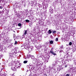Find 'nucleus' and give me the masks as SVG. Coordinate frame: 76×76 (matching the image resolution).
Here are the masks:
<instances>
[{
	"mask_svg": "<svg viewBox=\"0 0 76 76\" xmlns=\"http://www.w3.org/2000/svg\"><path fill=\"white\" fill-rule=\"evenodd\" d=\"M20 66H21V64L17 63L15 64V65H13V66L12 65V67L11 68V69H12V70L16 71L17 68V69H19Z\"/></svg>",
	"mask_w": 76,
	"mask_h": 76,
	"instance_id": "f257e3e1",
	"label": "nucleus"
},
{
	"mask_svg": "<svg viewBox=\"0 0 76 76\" xmlns=\"http://www.w3.org/2000/svg\"><path fill=\"white\" fill-rule=\"evenodd\" d=\"M19 48L16 47L15 48V51L13 52L15 53V54H17V51H19Z\"/></svg>",
	"mask_w": 76,
	"mask_h": 76,
	"instance_id": "f03ea898",
	"label": "nucleus"
},
{
	"mask_svg": "<svg viewBox=\"0 0 76 76\" xmlns=\"http://www.w3.org/2000/svg\"><path fill=\"white\" fill-rule=\"evenodd\" d=\"M15 53V52H12V53L10 54V58H11V57H12L13 56V55H15V54H16Z\"/></svg>",
	"mask_w": 76,
	"mask_h": 76,
	"instance_id": "7ed1b4c3",
	"label": "nucleus"
},
{
	"mask_svg": "<svg viewBox=\"0 0 76 76\" xmlns=\"http://www.w3.org/2000/svg\"><path fill=\"white\" fill-rule=\"evenodd\" d=\"M27 30H26L25 31L24 33L23 34V36H24V35H26V34H27Z\"/></svg>",
	"mask_w": 76,
	"mask_h": 76,
	"instance_id": "20e7f679",
	"label": "nucleus"
},
{
	"mask_svg": "<svg viewBox=\"0 0 76 76\" xmlns=\"http://www.w3.org/2000/svg\"><path fill=\"white\" fill-rule=\"evenodd\" d=\"M4 1H5V0H0V2L1 3H3Z\"/></svg>",
	"mask_w": 76,
	"mask_h": 76,
	"instance_id": "39448f33",
	"label": "nucleus"
},
{
	"mask_svg": "<svg viewBox=\"0 0 76 76\" xmlns=\"http://www.w3.org/2000/svg\"><path fill=\"white\" fill-rule=\"evenodd\" d=\"M13 65H14V64H12V63H10L9 64V66H11V67H12V66H13Z\"/></svg>",
	"mask_w": 76,
	"mask_h": 76,
	"instance_id": "423d86ee",
	"label": "nucleus"
},
{
	"mask_svg": "<svg viewBox=\"0 0 76 76\" xmlns=\"http://www.w3.org/2000/svg\"><path fill=\"white\" fill-rule=\"evenodd\" d=\"M48 43L46 42L45 43V45H44V46L45 47H47V45H48Z\"/></svg>",
	"mask_w": 76,
	"mask_h": 76,
	"instance_id": "0eeeda50",
	"label": "nucleus"
},
{
	"mask_svg": "<svg viewBox=\"0 0 76 76\" xmlns=\"http://www.w3.org/2000/svg\"><path fill=\"white\" fill-rule=\"evenodd\" d=\"M31 57L32 59H34V58H35V57L34 56H31Z\"/></svg>",
	"mask_w": 76,
	"mask_h": 76,
	"instance_id": "6e6552de",
	"label": "nucleus"
},
{
	"mask_svg": "<svg viewBox=\"0 0 76 76\" xmlns=\"http://www.w3.org/2000/svg\"><path fill=\"white\" fill-rule=\"evenodd\" d=\"M50 12H52V13H53V10L52 9H50L49 10Z\"/></svg>",
	"mask_w": 76,
	"mask_h": 76,
	"instance_id": "1a4fd4ad",
	"label": "nucleus"
},
{
	"mask_svg": "<svg viewBox=\"0 0 76 76\" xmlns=\"http://www.w3.org/2000/svg\"><path fill=\"white\" fill-rule=\"evenodd\" d=\"M28 61H23V63H24V64H26V63H27Z\"/></svg>",
	"mask_w": 76,
	"mask_h": 76,
	"instance_id": "9d476101",
	"label": "nucleus"
},
{
	"mask_svg": "<svg viewBox=\"0 0 76 76\" xmlns=\"http://www.w3.org/2000/svg\"><path fill=\"white\" fill-rule=\"evenodd\" d=\"M51 33L52 32H51V30H49L48 34H51Z\"/></svg>",
	"mask_w": 76,
	"mask_h": 76,
	"instance_id": "9b49d317",
	"label": "nucleus"
},
{
	"mask_svg": "<svg viewBox=\"0 0 76 76\" xmlns=\"http://www.w3.org/2000/svg\"><path fill=\"white\" fill-rule=\"evenodd\" d=\"M1 6H0V9H2L3 8V5L1 4Z\"/></svg>",
	"mask_w": 76,
	"mask_h": 76,
	"instance_id": "f8f14e48",
	"label": "nucleus"
},
{
	"mask_svg": "<svg viewBox=\"0 0 76 76\" xmlns=\"http://www.w3.org/2000/svg\"><path fill=\"white\" fill-rule=\"evenodd\" d=\"M30 57H31V55H27V58H30Z\"/></svg>",
	"mask_w": 76,
	"mask_h": 76,
	"instance_id": "ddd939ff",
	"label": "nucleus"
},
{
	"mask_svg": "<svg viewBox=\"0 0 76 76\" xmlns=\"http://www.w3.org/2000/svg\"><path fill=\"white\" fill-rule=\"evenodd\" d=\"M2 49H3L2 46H0V51H2Z\"/></svg>",
	"mask_w": 76,
	"mask_h": 76,
	"instance_id": "4468645a",
	"label": "nucleus"
},
{
	"mask_svg": "<svg viewBox=\"0 0 76 76\" xmlns=\"http://www.w3.org/2000/svg\"><path fill=\"white\" fill-rule=\"evenodd\" d=\"M50 43L51 44H52L53 43V40H51L50 42Z\"/></svg>",
	"mask_w": 76,
	"mask_h": 76,
	"instance_id": "2eb2a0df",
	"label": "nucleus"
},
{
	"mask_svg": "<svg viewBox=\"0 0 76 76\" xmlns=\"http://www.w3.org/2000/svg\"><path fill=\"white\" fill-rule=\"evenodd\" d=\"M18 25L19 26H22V24L20 23H19Z\"/></svg>",
	"mask_w": 76,
	"mask_h": 76,
	"instance_id": "dca6fc26",
	"label": "nucleus"
},
{
	"mask_svg": "<svg viewBox=\"0 0 76 76\" xmlns=\"http://www.w3.org/2000/svg\"><path fill=\"white\" fill-rule=\"evenodd\" d=\"M56 33V31H53V34H55Z\"/></svg>",
	"mask_w": 76,
	"mask_h": 76,
	"instance_id": "f3484780",
	"label": "nucleus"
},
{
	"mask_svg": "<svg viewBox=\"0 0 76 76\" xmlns=\"http://www.w3.org/2000/svg\"><path fill=\"white\" fill-rule=\"evenodd\" d=\"M17 43H18V42H17V41L15 40V43H14L15 45H16L17 44Z\"/></svg>",
	"mask_w": 76,
	"mask_h": 76,
	"instance_id": "a211bd4d",
	"label": "nucleus"
},
{
	"mask_svg": "<svg viewBox=\"0 0 76 76\" xmlns=\"http://www.w3.org/2000/svg\"><path fill=\"white\" fill-rule=\"evenodd\" d=\"M74 62L75 64L76 65V60H74Z\"/></svg>",
	"mask_w": 76,
	"mask_h": 76,
	"instance_id": "6ab92c4d",
	"label": "nucleus"
},
{
	"mask_svg": "<svg viewBox=\"0 0 76 76\" xmlns=\"http://www.w3.org/2000/svg\"><path fill=\"white\" fill-rule=\"evenodd\" d=\"M61 62L62 63H63L64 62V59L62 58V59L61 60Z\"/></svg>",
	"mask_w": 76,
	"mask_h": 76,
	"instance_id": "aec40b11",
	"label": "nucleus"
},
{
	"mask_svg": "<svg viewBox=\"0 0 76 76\" xmlns=\"http://www.w3.org/2000/svg\"><path fill=\"white\" fill-rule=\"evenodd\" d=\"M26 22H29V20H26Z\"/></svg>",
	"mask_w": 76,
	"mask_h": 76,
	"instance_id": "412c9836",
	"label": "nucleus"
},
{
	"mask_svg": "<svg viewBox=\"0 0 76 76\" xmlns=\"http://www.w3.org/2000/svg\"><path fill=\"white\" fill-rule=\"evenodd\" d=\"M72 43L71 42H70L69 43V45H72Z\"/></svg>",
	"mask_w": 76,
	"mask_h": 76,
	"instance_id": "4be33fe9",
	"label": "nucleus"
},
{
	"mask_svg": "<svg viewBox=\"0 0 76 76\" xmlns=\"http://www.w3.org/2000/svg\"><path fill=\"white\" fill-rule=\"evenodd\" d=\"M58 38H56V41H57V42L58 41Z\"/></svg>",
	"mask_w": 76,
	"mask_h": 76,
	"instance_id": "5701e85b",
	"label": "nucleus"
},
{
	"mask_svg": "<svg viewBox=\"0 0 76 76\" xmlns=\"http://www.w3.org/2000/svg\"><path fill=\"white\" fill-rule=\"evenodd\" d=\"M50 53H51V54H53V53L54 52H53V51H50Z\"/></svg>",
	"mask_w": 76,
	"mask_h": 76,
	"instance_id": "b1692460",
	"label": "nucleus"
},
{
	"mask_svg": "<svg viewBox=\"0 0 76 76\" xmlns=\"http://www.w3.org/2000/svg\"><path fill=\"white\" fill-rule=\"evenodd\" d=\"M12 47H13V45H10V46H9V47H10V48H12Z\"/></svg>",
	"mask_w": 76,
	"mask_h": 76,
	"instance_id": "393cba45",
	"label": "nucleus"
},
{
	"mask_svg": "<svg viewBox=\"0 0 76 76\" xmlns=\"http://www.w3.org/2000/svg\"><path fill=\"white\" fill-rule=\"evenodd\" d=\"M63 51L61 50L60 51L59 53H63Z\"/></svg>",
	"mask_w": 76,
	"mask_h": 76,
	"instance_id": "a878e982",
	"label": "nucleus"
},
{
	"mask_svg": "<svg viewBox=\"0 0 76 76\" xmlns=\"http://www.w3.org/2000/svg\"><path fill=\"white\" fill-rule=\"evenodd\" d=\"M31 70H33V69H34V68L32 67H31Z\"/></svg>",
	"mask_w": 76,
	"mask_h": 76,
	"instance_id": "bb28decb",
	"label": "nucleus"
},
{
	"mask_svg": "<svg viewBox=\"0 0 76 76\" xmlns=\"http://www.w3.org/2000/svg\"><path fill=\"white\" fill-rule=\"evenodd\" d=\"M53 55H55L56 56L57 55V54L56 53H53L52 54Z\"/></svg>",
	"mask_w": 76,
	"mask_h": 76,
	"instance_id": "cd10ccee",
	"label": "nucleus"
},
{
	"mask_svg": "<svg viewBox=\"0 0 76 76\" xmlns=\"http://www.w3.org/2000/svg\"><path fill=\"white\" fill-rule=\"evenodd\" d=\"M42 63H41L40 64H39V65L40 66H42Z\"/></svg>",
	"mask_w": 76,
	"mask_h": 76,
	"instance_id": "c85d7f7f",
	"label": "nucleus"
},
{
	"mask_svg": "<svg viewBox=\"0 0 76 76\" xmlns=\"http://www.w3.org/2000/svg\"><path fill=\"white\" fill-rule=\"evenodd\" d=\"M13 36V37L14 38H15V37H16V35H15V34H14Z\"/></svg>",
	"mask_w": 76,
	"mask_h": 76,
	"instance_id": "c756f323",
	"label": "nucleus"
},
{
	"mask_svg": "<svg viewBox=\"0 0 76 76\" xmlns=\"http://www.w3.org/2000/svg\"><path fill=\"white\" fill-rule=\"evenodd\" d=\"M20 52V50H19V49H18V51H17V53H19Z\"/></svg>",
	"mask_w": 76,
	"mask_h": 76,
	"instance_id": "7c9ffc66",
	"label": "nucleus"
},
{
	"mask_svg": "<svg viewBox=\"0 0 76 76\" xmlns=\"http://www.w3.org/2000/svg\"><path fill=\"white\" fill-rule=\"evenodd\" d=\"M1 13L3 14V13H4V11L2 10L1 12Z\"/></svg>",
	"mask_w": 76,
	"mask_h": 76,
	"instance_id": "2f4dec72",
	"label": "nucleus"
},
{
	"mask_svg": "<svg viewBox=\"0 0 76 76\" xmlns=\"http://www.w3.org/2000/svg\"><path fill=\"white\" fill-rule=\"evenodd\" d=\"M66 76H69V74H66Z\"/></svg>",
	"mask_w": 76,
	"mask_h": 76,
	"instance_id": "473e14b6",
	"label": "nucleus"
},
{
	"mask_svg": "<svg viewBox=\"0 0 76 76\" xmlns=\"http://www.w3.org/2000/svg\"><path fill=\"white\" fill-rule=\"evenodd\" d=\"M63 49V46H61V48H60V49Z\"/></svg>",
	"mask_w": 76,
	"mask_h": 76,
	"instance_id": "72a5a7b5",
	"label": "nucleus"
},
{
	"mask_svg": "<svg viewBox=\"0 0 76 76\" xmlns=\"http://www.w3.org/2000/svg\"><path fill=\"white\" fill-rule=\"evenodd\" d=\"M75 35H76V34H75V33H74L73 34V37H75Z\"/></svg>",
	"mask_w": 76,
	"mask_h": 76,
	"instance_id": "f704fd0d",
	"label": "nucleus"
},
{
	"mask_svg": "<svg viewBox=\"0 0 76 76\" xmlns=\"http://www.w3.org/2000/svg\"><path fill=\"white\" fill-rule=\"evenodd\" d=\"M53 70H56V69L55 68L53 67Z\"/></svg>",
	"mask_w": 76,
	"mask_h": 76,
	"instance_id": "c9c22d12",
	"label": "nucleus"
},
{
	"mask_svg": "<svg viewBox=\"0 0 76 76\" xmlns=\"http://www.w3.org/2000/svg\"><path fill=\"white\" fill-rule=\"evenodd\" d=\"M50 51H53V48H52Z\"/></svg>",
	"mask_w": 76,
	"mask_h": 76,
	"instance_id": "e433bc0d",
	"label": "nucleus"
},
{
	"mask_svg": "<svg viewBox=\"0 0 76 76\" xmlns=\"http://www.w3.org/2000/svg\"><path fill=\"white\" fill-rule=\"evenodd\" d=\"M69 60H70L71 61H72V59H69Z\"/></svg>",
	"mask_w": 76,
	"mask_h": 76,
	"instance_id": "4c0bfd02",
	"label": "nucleus"
},
{
	"mask_svg": "<svg viewBox=\"0 0 76 76\" xmlns=\"http://www.w3.org/2000/svg\"><path fill=\"white\" fill-rule=\"evenodd\" d=\"M67 65H66L65 66V68H66V67H67Z\"/></svg>",
	"mask_w": 76,
	"mask_h": 76,
	"instance_id": "58836bf2",
	"label": "nucleus"
},
{
	"mask_svg": "<svg viewBox=\"0 0 76 76\" xmlns=\"http://www.w3.org/2000/svg\"><path fill=\"white\" fill-rule=\"evenodd\" d=\"M65 57H66L67 58L68 57V56H67V55H66V56L65 55Z\"/></svg>",
	"mask_w": 76,
	"mask_h": 76,
	"instance_id": "ea45409f",
	"label": "nucleus"
},
{
	"mask_svg": "<svg viewBox=\"0 0 76 76\" xmlns=\"http://www.w3.org/2000/svg\"><path fill=\"white\" fill-rule=\"evenodd\" d=\"M1 13H1V11H0V14H1Z\"/></svg>",
	"mask_w": 76,
	"mask_h": 76,
	"instance_id": "a19ab883",
	"label": "nucleus"
},
{
	"mask_svg": "<svg viewBox=\"0 0 76 76\" xmlns=\"http://www.w3.org/2000/svg\"><path fill=\"white\" fill-rule=\"evenodd\" d=\"M29 49H31V50H32V48H29Z\"/></svg>",
	"mask_w": 76,
	"mask_h": 76,
	"instance_id": "79ce46f5",
	"label": "nucleus"
},
{
	"mask_svg": "<svg viewBox=\"0 0 76 76\" xmlns=\"http://www.w3.org/2000/svg\"><path fill=\"white\" fill-rule=\"evenodd\" d=\"M52 65H54V64H52Z\"/></svg>",
	"mask_w": 76,
	"mask_h": 76,
	"instance_id": "37998d69",
	"label": "nucleus"
},
{
	"mask_svg": "<svg viewBox=\"0 0 76 76\" xmlns=\"http://www.w3.org/2000/svg\"><path fill=\"white\" fill-rule=\"evenodd\" d=\"M49 68H50H50H51V67H49Z\"/></svg>",
	"mask_w": 76,
	"mask_h": 76,
	"instance_id": "c03bdc74",
	"label": "nucleus"
},
{
	"mask_svg": "<svg viewBox=\"0 0 76 76\" xmlns=\"http://www.w3.org/2000/svg\"><path fill=\"white\" fill-rule=\"evenodd\" d=\"M27 71H29V70H28Z\"/></svg>",
	"mask_w": 76,
	"mask_h": 76,
	"instance_id": "a18cd8bd",
	"label": "nucleus"
},
{
	"mask_svg": "<svg viewBox=\"0 0 76 76\" xmlns=\"http://www.w3.org/2000/svg\"><path fill=\"white\" fill-rule=\"evenodd\" d=\"M62 68H60V69H61Z\"/></svg>",
	"mask_w": 76,
	"mask_h": 76,
	"instance_id": "49530a36",
	"label": "nucleus"
},
{
	"mask_svg": "<svg viewBox=\"0 0 76 76\" xmlns=\"http://www.w3.org/2000/svg\"><path fill=\"white\" fill-rule=\"evenodd\" d=\"M14 76V75H12V76Z\"/></svg>",
	"mask_w": 76,
	"mask_h": 76,
	"instance_id": "de8ad7c7",
	"label": "nucleus"
},
{
	"mask_svg": "<svg viewBox=\"0 0 76 76\" xmlns=\"http://www.w3.org/2000/svg\"><path fill=\"white\" fill-rule=\"evenodd\" d=\"M15 40V39H14V40Z\"/></svg>",
	"mask_w": 76,
	"mask_h": 76,
	"instance_id": "09e8293b",
	"label": "nucleus"
},
{
	"mask_svg": "<svg viewBox=\"0 0 76 76\" xmlns=\"http://www.w3.org/2000/svg\"><path fill=\"white\" fill-rule=\"evenodd\" d=\"M0 64H1L0 63Z\"/></svg>",
	"mask_w": 76,
	"mask_h": 76,
	"instance_id": "8fccbe9b",
	"label": "nucleus"
},
{
	"mask_svg": "<svg viewBox=\"0 0 76 76\" xmlns=\"http://www.w3.org/2000/svg\"><path fill=\"white\" fill-rule=\"evenodd\" d=\"M2 70H3V69H2Z\"/></svg>",
	"mask_w": 76,
	"mask_h": 76,
	"instance_id": "3c124183",
	"label": "nucleus"
},
{
	"mask_svg": "<svg viewBox=\"0 0 76 76\" xmlns=\"http://www.w3.org/2000/svg\"><path fill=\"white\" fill-rule=\"evenodd\" d=\"M14 32H15V31H14Z\"/></svg>",
	"mask_w": 76,
	"mask_h": 76,
	"instance_id": "603ef678",
	"label": "nucleus"
}]
</instances>
